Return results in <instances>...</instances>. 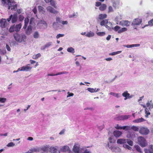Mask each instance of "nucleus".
I'll return each mask as SVG.
<instances>
[{
	"instance_id": "1",
	"label": "nucleus",
	"mask_w": 153,
	"mask_h": 153,
	"mask_svg": "<svg viewBox=\"0 0 153 153\" xmlns=\"http://www.w3.org/2000/svg\"><path fill=\"white\" fill-rule=\"evenodd\" d=\"M73 151L74 153H90V151L86 147H80L79 146L75 144L73 148Z\"/></svg>"
},
{
	"instance_id": "2",
	"label": "nucleus",
	"mask_w": 153,
	"mask_h": 153,
	"mask_svg": "<svg viewBox=\"0 0 153 153\" xmlns=\"http://www.w3.org/2000/svg\"><path fill=\"white\" fill-rule=\"evenodd\" d=\"M15 40L17 42L21 43L25 42L26 39V36L23 33L20 34L16 33L13 35Z\"/></svg>"
},
{
	"instance_id": "3",
	"label": "nucleus",
	"mask_w": 153,
	"mask_h": 153,
	"mask_svg": "<svg viewBox=\"0 0 153 153\" xmlns=\"http://www.w3.org/2000/svg\"><path fill=\"white\" fill-rule=\"evenodd\" d=\"M22 24L21 23L16 25L14 24L10 27L9 31L10 33H12L15 31L16 32H18L20 30Z\"/></svg>"
},
{
	"instance_id": "4",
	"label": "nucleus",
	"mask_w": 153,
	"mask_h": 153,
	"mask_svg": "<svg viewBox=\"0 0 153 153\" xmlns=\"http://www.w3.org/2000/svg\"><path fill=\"white\" fill-rule=\"evenodd\" d=\"M138 144L142 147H144L147 145V143L145 139L142 136L137 138Z\"/></svg>"
},
{
	"instance_id": "5",
	"label": "nucleus",
	"mask_w": 153,
	"mask_h": 153,
	"mask_svg": "<svg viewBox=\"0 0 153 153\" xmlns=\"http://www.w3.org/2000/svg\"><path fill=\"white\" fill-rule=\"evenodd\" d=\"M17 19L18 15L17 13H14L13 15H11L9 18L7 19V20L8 22H9L11 20L12 22L14 23L17 21Z\"/></svg>"
},
{
	"instance_id": "6",
	"label": "nucleus",
	"mask_w": 153,
	"mask_h": 153,
	"mask_svg": "<svg viewBox=\"0 0 153 153\" xmlns=\"http://www.w3.org/2000/svg\"><path fill=\"white\" fill-rule=\"evenodd\" d=\"M142 22V19L139 18L134 19L132 21L131 25L134 27L140 25Z\"/></svg>"
},
{
	"instance_id": "7",
	"label": "nucleus",
	"mask_w": 153,
	"mask_h": 153,
	"mask_svg": "<svg viewBox=\"0 0 153 153\" xmlns=\"http://www.w3.org/2000/svg\"><path fill=\"white\" fill-rule=\"evenodd\" d=\"M139 133L143 135H147L149 132V130L147 127H141L139 131Z\"/></svg>"
},
{
	"instance_id": "8",
	"label": "nucleus",
	"mask_w": 153,
	"mask_h": 153,
	"mask_svg": "<svg viewBox=\"0 0 153 153\" xmlns=\"http://www.w3.org/2000/svg\"><path fill=\"white\" fill-rule=\"evenodd\" d=\"M46 9L48 12L56 14H57L58 13L57 11L51 6H48L46 7Z\"/></svg>"
},
{
	"instance_id": "9",
	"label": "nucleus",
	"mask_w": 153,
	"mask_h": 153,
	"mask_svg": "<svg viewBox=\"0 0 153 153\" xmlns=\"http://www.w3.org/2000/svg\"><path fill=\"white\" fill-rule=\"evenodd\" d=\"M49 149V147L48 146H43L40 149L42 153H48Z\"/></svg>"
},
{
	"instance_id": "10",
	"label": "nucleus",
	"mask_w": 153,
	"mask_h": 153,
	"mask_svg": "<svg viewBox=\"0 0 153 153\" xmlns=\"http://www.w3.org/2000/svg\"><path fill=\"white\" fill-rule=\"evenodd\" d=\"M120 24L123 26L128 27L129 26L130 22L128 20H122L120 22Z\"/></svg>"
},
{
	"instance_id": "11",
	"label": "nucleus",
	"mask_w": 153,
	"mask_h": 153,
	"mask_svg": "<svg viewBox=\"0 0 153 153\" xmlns=\"http://www.w3.org/2000/svg\"><path fill=\"white\" fill-rule=\"evenodd\" d=\"M0 26L2 28L6 27L7 25V22L5 19H2L0 21Z\"/></svg>"
},
{
	"instance_id": "12",
	"label": "nucleus",
	"mask_w": 153,
	"mask_h": 153,
	"mask_svg": "<svg viewBox=\"0 0 153 153\" xmlns=\"http://www.w3.org/2000/svg\"><path fill=\"white\" fill-rule=\"evenodd\" d=\"M58 147L55 146V147H49V151L51 153H60L59 151L57 150Z\"/></svg>"
},
{
	"instance_id": "13",
	"label": "nucleus",
	"mask_w": 153,
	"mask_h": 153,
	"mask_svg": "<svg viewBox=\"0 0 153 153\" xmlns=\"http://www.w3.org/2000/svg\"><path fill=\"white\" fill-rule=\"evenodd\" d=\"M145 153H153V145H150L148 149H144Z\"/></svg>"
},
{
	"instance_id": "14",
	"label": "nucleus",
	"mask_w": 153,
	"mask_h": 153,
	"mask_svg": "<svg viewBox=\"0 0 153 153\" xmlns=\"http://www.w3.org/2000/svg\"><path fill=\"white\" fill-rule=\"evenodd\" d=\"M113 134L115 137L117 138L119 137L122 134V133L119 131L116 130L114 132Z\"/></svg>"
},
{
	"instance_id": "15",
	"label": "nucleus",
	"mask_w": 153,
	"mask_h": 153,
	"mask_svg": "<svg viewBox=\"0 0 153 153\" xmlns=\"http://www.w3.org/2000/svg\"><path fill=\"white\" fill-rule=\"evenodd\" d=\"M122 96L125 97L124 100H126L127 98H131V97L130 96V94L127 91H124L122 94Z\"/></svg>"
},
{
	"instance_id": "16",
	"label": "nucleus",
	"mask_w": 153,
	"mask_h": 153,
	"mask_svg": "<svg viewBox=\"0 0 153 153\" xmlns=\"http://www.w3.org/2000/svg\"><path fill=\"white\" fill-rule=\"evenodd\" d=\"M34 18H32L30 19L29 23V25L28 26H30L32 28L35 26V24L34 22Z\"/></svg>"
},
{
	"instance_id": "17",
	"label": "nucleus",
	"mask_w": 153,
	"mask_h": 153,
	"mask_svg": "<svg viewBox=\"0 0 153 153\" xmlns=\"http://www.w3.org/2000/svg\"><path fill=\"white\" fill-rule=\"evenodd\" d=\"M126 140L124 138H120L118 139L117 141V143L118 144H123L126 143Z\"/></svg>"
},
{
	"instance_id": "18",
	"label": "nucleus",
	"mask_w": 153,
	"mask_h": 153,
	"mask_svg": "<svg viewBox=\"0 0 153 153\" xmlns=\"http://www.w3.org/2000/svg\"><path fill=\"white\" fill-rule=\"evenodd\" d=\"M130 117V115H121L119 117V118L120 120H123L127 119Z\"/></svg>"
},
{
	"instance_id": "19",
	"label": "nucleus",
	"mask_w": 153,
	"mask_h": 153,
	"mask_svg": "<svg viewBox=\"0 0 153 153\" xmlns=\"http://www.w3.org/2000/svg\"><path fill=\"white\" fill-rule=\"evenodd\" d=\"M29 65H30L28 64L26 66H23L22 67L23 69H22V70H23V71H28L31 69L32 67L28 66Z\"/></svg>"
},
{
	"instance_id": "20",
	"label": "nucleus",
	"mask_w": 153,
	"mask_h": 153,
	"mask_svg": "<svg viewBox=\"0 0 153 153\" xmlns=\"http://www.w3.org/2000/svg\"><path fill=\"white\" fill-rule=\"evenodd\" d=\"M105 27L108 30H111L112 29H113L112 28V24L111 23L108 22H107V24H106V25H105Z\"/></svg>"
},
{
	"instance_id": "21",
	"label": "nucleus",
	"mask_w": 153,
	"mask_h": 153,
	"mask_svg": "<svg viewBox=\"0 0 153 153\" xmlns=\"http://www.w3.org/2000/svg\"><path fill=\"white\" fill-rule=\"evenodd\" d=\"M146 120L145 119L141 117V118L137 119L135 120H133V122L135 123H139L142 122Z\"/></svg>"
},
{
	"instance_id": "22",
	"label": "nucleus",
	"mask_w": 153,
	"mask_h": 153,
	"mask_svg": "<svg viewBox=\"0 0 153 153\" xmlns=\"http://www.w3.org/2000/svg\"><path fill=\"white\" fill-rule=\"evenodd\" d=\"M32 32V28L30 26H28L25 31V33L27 35H30Z\"/></svg>"
},
{
	"instance_id": "23",
	"label": "nucleus",
	"mask_w": 153,
	"mask_h": 153,
	"mask_svg": "<svg viewBox=\"0 0 153 153\" xmlns=\"http://www.w3.org/2000/svg\"><path fill=\"white\" fill-rule=\"evenodd\" d=\"M38 9L39 12L43 14H44L45 13V11L44 8L42 6H38Z\"/></svg>"
},
{
	"instance_id": "24",
	"label": "nucleus",
	"mask_w": 153,
	"mask_h": 153,
	"mask_svg": "<svg viewBox=\"0 0 153 153\" xmlns=\"http://www.w3.org/2000/svg\"><path fill=\"white\" fill-rule=\"evenodd\" d=\"M49 2L50 3V4L52 6L55 8H57V6L56 5L57 3L56 1L53 0H51Z\"/></svg>"
},
{
	"instance_id": "25",
	"label": "nucleus",
	"mask_w": 153,
	"mask_h": 153,
	"mask_svg": "<svg viewBox=\"0 0 153 153\" xmlns=\"http://www.w3.org/2000/svg\"><path fill=\"white\" fill-rule=\"evenodd\" d=\"M70 149L69 147L67 146H64L61 149V151L63 152H66Z\"/></svg>"
},
{
	"instance_id": "26",
	"label": "nucleus",
	"mask_w": 153,
	"mask_h": 153,
	"mask_svg": "<svg viewBox=\"0 0 153 153\" xmlns=\"http://www.w3.org/2000/svg\"><path fill=\"white\" fill-rule=\"evenodd\" d=\"M95 34L94 33L90 31L88 32L86 35V36L88 37H91L94 36Z\"/></svg>"
},
{
	"instance_id": "27",
	"label": "nucleus",
	"mask_w": 153,
	"mask_h": 153,
	"mask_svg": "<svg viewBox=\"0 0 153 153\" xmlns=\"http://www.w3.org/2000/svg\"><path fill=\"white\" fill-rule=\"evenodd\" d=\"M67 51L68 52L72 53H74L75 52L74 49L71 47L68 48L67 49Z\"/></svg>"
},
{
	"instance_id": "28",
	"label": "nucleus",
	"mask_w": 153,
	"mask_h": 153,
	"mask_svg": "<svg viewBox=\"0 0 153 153\" xmlns=\"http://www.w3.org/2000/svg\"><path fill=\"white\" fill-rule=\"evenodd\" d=\"M107 17V15L106 14H100L99 16V18L100 19H102L105 18Z\"/></svg>"
},
{
	"instance_id": "29",
	"label": "nucleus",
	"mask_w": 153,
	"mask_h": 153,
	"mask_svg": "<svg viewBox=\"0 0 153 153\" xmlns=\"http://www.w3.org/2000/svg\"><path fill=\"white\" fill-rule=\"evenodd\" d=\"M14 3V1H11L10 0V2L8 3H7V4L8 5V9H10V8H11L10 7L12 8V6H13V5H14V4H13Z\"/></svg>"
},
{
	"instance_id": "30",
	"label": "nucleus",
	"mask_w": 153,
	"mask_h": 153,
	"mask_svg": "<svg viewBox=\"0 0 153 153\" xmlns=\"http://www.w3.org/2000/svg\"><path fill=\"white\" fill-rule=\"evenodd\" d=\"M31 151H32V153L34 152H39L40 151V149L37 147L31 149Z\"/></svg>"
},
{
	"instance_id": "31",
	"label": "nucleus",
	"mask_w": 153,
	"mask_h": 153,
	"mask_svg": "<svg viewBox=\"0 0 153 153\" xmlns=\"http://www.w3.org/2000/svg\"><path fill=\"white\" fill-rule=\"evenodd\" d=\"M96 33L98 36H103L105 35V33L103 32H98L97 31H96Z\"/></svg>"
},
{
	"instance_id": "32",
	"label": "nucleus",
	"mask_w": 153,
	"mask_h": 153,
	"mask_svg": "<svg viewBox=\"0 0 153 153\" xmlns=\"http://www.w3.org/2000/svg\"><path fill=\"white\" fill-rule=\"evenodd\" d=\"M106 7V5L105 4H103L101 5L99 7V9L100 10L103 11L105 9Z\"/></svg>"
},
{
	"instance_id": "33",
	"label": "nucleus",
	"mask_w": 153,
	"mask_h": 153,
	"mask_svg": "<svg viewBox=\"0 0 153 153\" xmlns=\"http://www.w3.org/2000/svg\"><path fill=\"white\" fill-rule=\"evenodd\" d=\"M41 56L40 53H38L35 55H33L32 56V58L33 59H36Z\"/></svg>"
},
{
	"instance_id": "34",
	"label": "nucleus",
	"mask_w": 153,
	"mask_h": 153,
	"mask_svg": "<svg viewBox=\"0 0 153 153\" xmlns=\"http://www.w3.org/2000/svg\"><path fill=\"white\" fill-rule=\"evenodd\" d=\"M122 52L121 51H119L116 52H114L109 53V55L114 56L117 54H118Z\"/></svg>"
},
{
	"instance_id": "35",
	"label": "nucleus",
	"mask_w": 153,
	"mask_h": 153,
	"mask_svg": "<svg viewBox=\"0 0 153 153\" xmlns=\"http://www.w3.org/2000/svg\"><path fill=\"white\" fill-rule=\"evenodd\" d=\"M109 94L112 95L117 98H119L120 97L119 94L118 93H115L111 92Z\"/></svg>"
},
{
	"instance_id": "36",
	"label": "nucleus",
	"mask_w": 153,
	"mask_h": 153,
	"mask_svg": "<svg viewBox=\"0 0 153 153\" xmlns=\"http://www.w3.org/2000/svg\"><path fill=\"white\" fill-rule=\"evenodd\" d=\"M127 29L126 27L122 28L121 29H120L118 31V33H121L125 31H127Z\"/></svg>"
},
{
	"instance_id": "37",
	"label": "nucleus",
	"mask_w": 153,
	"mask_h": 153,
	"mask_svg": "<svg viewBox=\"0 0 153 153\" xmlns=\"http://www.w3.org/2000/svg\"><path fill=\"white\" fill-rule=\"evenodd\" d=\"M108 22V21H107V20L105 19L103 20V21L101 22L100 24L102 26L105 25H105H106V24H107Z\"/></svg>"
},
{
	"instance_id": "38",
	"label": "nucleus",
	"mask_w": 153,
	"mask_h": 153,
	"mask_svg": "<svg viewBox=\"0 0 153 153\" xmlns=\"http://www.w3.org/2000/svg\"><path fill=\"white\" fill-rule=\"evenodd\" d=\"M134 147L138 152L140 153L142 152L141 149L139 146L138 145H135L134 146Z\"/></svg>"
},
{
	"instance_id": "39",
	"label": "nucleus",
	"mask_w": 153,
	"mask_h": 153,
	"mask_svg": "<svg viewBox=\"0 0 153 153\" xmlns=\"http://www.w3.org/2000/svg\"><path fill=\"white\" fill-rule=\"evenodd\" d=\"M96 90V88L94 89L93 88H88L87 89V90L91 93H94L95 92Z\"/></svg>"
},
{
	"instance_id": "40",
	"label": "nucleus",
	"mask_w": 153,
	"mask_h": 153,
	"mask_svg": "<svg viewBox=\"0 0 153 153\" xmlns=\"http://www.w3.org/2000/svg\"><path fill=\"white\" fill-rule=\"evenodd\" d=\"M113 151L115 152H117V151L120 152V149L118 147H113L112 149Z\"/></svg>"
},
{
	"instance_id": "41",
	"label": "nucleus",
	"mask_w": 153,
	"mask_h": 153,
	"mask_svg": "<svg viewBox=\"0 0 153 153\" xmlns=\"http://www.w3.org/2000/svg\"><path fill=\"white\" fill-rule=\"evenodd\" d=\"M131 129L135 131H138L139 130L138 128L137 127L134 126L131 127Z\"/></svg>"
},
{
	"instance_id": "42",
	"label": "nucleus",
	"mask_w": 153,
	"mask_h": 153,
	"mask_svg": "<svg viewBox=\"0 0 153 153\" xmlns=\"http://www.w3.org/2000/svg\"><path fill=\"white\" fill-rule=\"evenodd\" d=\"M39 24H42L43 25H44L46 27L47 26V25L45 21H40L39 22Z\"/></svg>"
},
{
	"instance_id": "43",
	"label": "nucleus",
	"mask_w": 153,
	"mask_h": 153,
	"mask_svg": "<svg viewBox=\"0 0 153 153\" xmlns=\"http://www.w3.org/2000/svg\"><path fill=\"white\" fill-rule=\"evenodd\" d=\"M140 46L139 44H132L131 45H129V48H132L134 47H139Z\"/></svg>"
},
{
	"instance_id": "44",
	"label": "nucleus",
	"mask_w": 153,
	"mask_h": 153,
	"mask_svg": "<svg viewBox=\"0 0 153 153\" xmlns=\"http://www.w3.org/2000/svg\"><path fill=\"white\" fill-rule=\"evenodd\" d=\"M7 100L6 98L0 97V102L2 103L5 102Z\"/></svg>"
},
{
	"instance_id": "45",
	"label": "nucleus",
	"mask_w": 153,
	"mask_h": 153,
	"mask_svg": "<svg viewBox=\"0 0 153 153\" xmlns=\"http://www.w3.org/2000/svg\"><path fill=\"white\" fill-rule=\"evenodd\" d=\"M33 37L35 38H37L39 37V34L38 32H35L33 34Z\"/></svg>"
},
{
	"instance_id": "46",
	"label": "nucleus",
	"mask_w": 153,
	"mask_h": 153,
	"mask_svg": "<svg viewBox=\"0 0 153 153\" xmlns=\"http://www.w3.org/2000/svg\"><path fill=\"white\" fill-rule=\"evenodd\" d=\"M127 143L130 146H132L133 145V143L132 141L131 140L127 139Z\"/></svg>"
},
{
	"instance_id": "47",
	"label": "nucleus",
	"mask_w": 153,
	"mask_h": 153,
	"mask_svg": "<svg viewBox=\"0 0 153 153\" xmlns=\"http://www.w3.org/2000/svg\"><path fill=\"white\" fill-rule=\"evenodd\" d=\"M52 45V43L51 42H47L45 45L46 48H48L51 46Z\"/></svg>"
},
{
	"instance_id": "48",
	"label": "nucleus",
	"mask_w": 153,
	"mask_h": 153,
	"mask_svg": "<svg viewBox=\"0 0 153 153\" xmlns=\"http://www.w3.org/2000/svg\"><path fill=\"white\" fill-rule=\"evenodd\" d=\"M123 147L124 148H126L129 150H131L132 149L131 147H130L128 145L125 144H123Z\"/></svg>"
},
{
	"instance_id": "49",
	"label": "nucleus",
	"mask_w": 153,
	"mask_h": 153,
	"mask_svg": "<svg viewBox=\"0 0 153 153\" xmlns=\"http://www.w3.org/2000/svg\"><path fill=\"white\" fill-rule=\"evenodd\" d=\"M114 11L112 7L111 6H109L108 8V13L113 12Z\"/></svg>"
},
{
	"instance_id": "50",
	"label": "nucleus",
	"mask_w": 153,
	"mask_h": 153,
	"mask_svg": "<svg viewBox=\"0 0 153 153\" xmlns=\"http://www.w3.org/2000/svg\"><path fill=\"white\" fill-rule=\"evenodd\" d=\"M122 19L121 16H116L115 18V20L117 22H118L120 19Z\"/></svg>"
},
{
	"instance_id": "51",
	"label": "nucleus",
	"mask_w": 153,
	"mask_h": 153,
	"mask_svg": "<svg viewBox=\"0 0 153 153\" xmlns=\"http://www.w3.org/2000/svg\"><path fill=\"white\" fill-rule=\"evenodd\" d=\"M147 110H148L147 108H146L145 109V113L146 114V115H145V117H148V115H149L150 114V112H148Z\"/></svg>"
},
{
	"instance_id": "52",
	"label": "nucleus",
	"mask_w": 153,
	"mask_h": 153,
	"mask_svg": "<svg viewBox=\"0 0 153 153\" xmlns=\"http://www.w3.org/2000/svg\"><path fill=\"white\" fill-rule=\"evenodd\" d=\"M15 144L13 142H10L7 145L8 147H13L15 146Z\"/></svg>"
},
{
	"instance_id": "53",
	"label": "nucleus",
	"mask_w": 153,
	"mask_h": 153,
	"mask_svg": "<svg viewBox=\"0 0 153 153\" xmlns=\"http://www.w3.org/2000/svg\"><path fill=\"white\" fill-rule=\"evenodd\" d=\"M148 24L151 26H153V19L148 22Z\"/></svg>"
},
{
	"instance_id": "54",
	"label": "nucleus",
	"mask_w": 153,
	"mask_h": 153,
	"mask_svg": "<svg viewBox=\"0 0 153 153\" xmlns=\"http://www.w3.org/2000/svg\"><path fill=\"white\" fill-rule=\"evenodd\" d=\"M56 22L58 23H61V20L60 19L59 17H56Z\"/></svg>"
},
{
	"instance_id": "55",
	"label": "nucleus",
	"mask_w": 153,
	"mask_h": 153,
	"mask_svg": "<svg viewBox=\"0 0 153 153\" xmlns=\"http://www.w3.org/2000/svg\"><path fill=\"white\" fill-rule=\"evenodd\" d=\"M64 34H59L57 35L56 36V38L57 39H59V38L64 36Z\"/></svg>"
},
{
	"instance_id": "56",
	"label": "nucleus",
	"mask_w": 153,
	"mask_h": 153,
	"mask_svg": "<svg viewBox=\"0 0 153 153\" xmlns=\"http://www.w3.org/2000/svg\"><path fill=\"white\" fill-rule=\"evenodd\" d=\"M25 24L27 25L29 22V19L28 18H25Z\"/></svg>"
},
{
	"instance_id": "57",
	"label": "nucleus",
	"mask_w": 153,
	"mask_h": 153,
	"mask_svg": "<svg viewBox=\"0 0 153 153\" xmlns=\"http://www.w3.org/2000/svg\"><path fill=\"white\" fill-rule=\"evenodd\" d=\"M120 28V27L118 26H116L114 28V30L116 31H118L119 30Z\"/></svg>"
},
{
	"instance_id": "58",
	"label": "nucleus",
	"mask_w": 153,
	"mask_h": 153,
	"mask_svg": "<svg viewBox=\"0 0 153 153\" xmlns=\"http://www.w3.org/2000/svg\"><path fill=\"white\" fill-rule=\"evenodd\" d=\"M67 94H68V95L67 96V97H72L74 95V94L73 93H70L69 92H68L67 93Z\"/></svg>"
},
{
	"instance_id": "59",
	"label": "nucleus",
	"mask_w": 153,
	"mask_h": 153,
	"mask_svg": "<svg viewBox=\"0 0 153 153\" xmlns=\"http://www.w3.org/2000/svg\"><path fill=\"white\" fill-rule=\"evenodd\" d=\"M24 16L22 15H20L19 16V19L20 21H22L24 19Z\"/></svg>"
},
{
	"instance_id": "60",
	"label": "nucleus",
	"mask_w": 153,
	"mask_h": 153,
	"mask_svg": "<svg viewBox=\"0 0 153 153\" xmlns=\"http://www.w3.org/2000/svg\"><path fill=\"white\" fill-rule=\"evenodd\" d=\"M65 73H66V72H64V71L62 72H59V73L56 74H55V76H57V75H60V74H65Z\"/></svg>"
},
{
	"instance_id": "61",
	"label": "nucleus",
	"mask_w": 153,
	"mask_h": 153,
	"mask_svg": "<svg viewBox=\"0 0 153 153\" xmlns=\"http://www.w3.org/2000/svg\"><path fill=\"white\" fill-rule=\"evenodd\" d=\"M61 23H62L63 25H67L68 24V22L67 21H61Z\"/></svg>"
},
{
	"instance_id": "62",
	"label": "nucleus",
	"mask_w": 153,
	"mask_h": 153,
	"mask_svg": "<svg viewBox=\"0 0 153 153\" xmlns=\"http://www.w3.org/2000/svg\"><path fill=\"white\" fill-rule=\"evenodd\" d=\"M108 140L111 143H114V140L111 137L109 138Z\"/></svg>"
},
{
	"instance_id": "63",
	"label": "nucleus",
	"mask_w": 153,
	"mask_h": 153,
	"mask_svg": "<svg viewBox=\"0 0 153 153\" xmlns=\"http://www.w3.org/2000/svg\"><path fill=\"white\" fill-rule=\"evenodd\" d=\"M12 7L11 8V10H15L16 8L17 7V5L16 4H15V5L12 6Z\"/></svg>"
},
{
	"instance_id": "64",
	"label": "nucleus",
	"mask_w": 153,
	"mask_h": 153,
	"mask_svg": "<svg viewBox=\"0 0 153 153\" xmlns=\"http://www.w3.org/2000/svg\"><path fill=\"white\" fill-rule=\"evenodd\" d=\"M121 127L118 124H117L115 128L117 129H121Z\"/></svg>"
}]
</instances>
